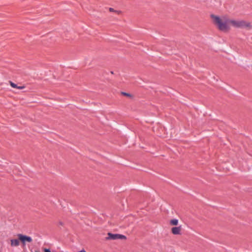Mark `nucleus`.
<instances>
[{"mask_svg": "<svg viewBox=\"0 0 252 252\" xmlns=\"http://www.w3.org/2000/svg\"><path fill=\"white\" fill-rule=\"evenodd\" d=\"M121 94H122V95L126 96L128 97H132V95L131 94H128V93H125V92H122Z\"/></svg>", "mask_w": 252, "mask_h": 252, "instance_id": "9d476101", "label": "nucleus"}, {"mask_svg": "<svg viewBox=\"0 0 252 252\" xmlns=\"http://www.w3.org/2000/svg\"><path fill=\"white\" fill-rule=\"evenodd\" d=\"M211 17L213 23L220 30L223 32H227L229 30V18L225 16L219 17L217 15H211Z\"/></svg>", "mask_w": 252, "mask_h": 252, "instance_id": "f257e3e1", "label": "nucleus"}, {"mask_svg": "<svg viewBox=\"0 0 252 252\" xmlns=\"http://www.w3.org/2000/svg\"><path fill=\"white\" fill-rule=\"evenodd\" d=\"M229 29L230 27L232 26L236 28H239V20L229 19Z\"/></svg>", "mask_w": 252, "mask_h": 252, "instance_id": "423d86ee", "label": "nucleus"}, {"mask_svg": "<svg viewBox=\"0 0 252 252\" xmlns=\"http://www.w3.org/2000/svg\"><path fill=\"white\" fill-rule=\"evenodd\" d=\"M80 252H86L85 250H81Z\"/></svg>", "mask_w": 252, "mask_h": 252, "instance_id": "ddd939ff", "label": "nucleus"}, {"mask_svg": "<svg viewBox=\"0 0 252 252\" xmlns=\"http://www.w3.org/2000/svg\"><path fill=\"white\" fill-rule=\"evenodd\" d=\"M106 239V240L126 239V237L121 234L108 233V237Z\"/></svg>", "mask_w": 252, "mask_h": 252, "instance_id": "7ed1b4c3", "label": "nucleus"}, {"mask_svg": "<svg viewBox=\"0 0 252 252\" xmlns=\"http://www.w3.org/2000/svg\"><path fill=\"white\" fill-rule=\"evenodd\" d=\"M169 223L171 225L177 226L179 223V221L176 219H172L170 220Z\"/></svg>", "mask_w": 252, "mask_h": 252, "instance_id": "1a4fd4ad", "label": "nucleus"}, {"mask_svg": "<svg viewBox=\"0 0 252 252\" xmlns=\"http://www.w3.org/2000/svg\"><path fill=\"white\" fill-rule=\"evenodd\" d=\"M109 10H110V11H114V9H113L112 8H109Z\"/></svg>", "mask_w": 252, "mask_h": 252, "instance_id": "f8f14e48", "label": "nucleus"}, {"mask_svg": "<svg viewBox=\"0 0 252 252\" xmlns=\"http://www.w3.org/2000/svg\"><path fill=\"white\" fill-rule=\"evenodd\" d=\"M44 252H51L50 249H45L44 250Z\"/></svg>", "mask_w": 252, "mask_h": 252, "instance_id": "9b49d317", "label": "nucleus"}, {"mask_svg": "<svg viewBox=\"0 0 252 252\" xmlns=\"http://www.w3.org/2000/svg\"><path fill=\"white\" fill-rule=\"evenodd\" d=\"M239 28L249 30L252 29V25L249 22L244 20H239Z\"/></svg>", "mask_w": 252, "mask_h": 252, "instance_id": "20e7f679", "label": "nucleus"}, {"mask_svg": "<svg viewBox=\"0 0 252 252\" xmlns=\"http://www.w3.org/2000/svg\"><path fill=\"white\" fill-rule=\"evenodd\" d=\"M20 241L18 239H11L10 240V245L12 247H17L20 245Z\"/></svg>", "mask_w": 252, "mask_h": 252, "instance_id": "0eeeda50", "label": "nucleus"}, {"mask_svg": "<svg viewBox=\"0 0 252 252\" xmlns=\"http://www.w3.org/2000/svg\"><path fill=\"white\" fill-rule=\"evenodd\" d=\"M17 236L23 246L26 245V243H31L32 241V238L30 236L24 235L22 234H18Z\"/></svg>", "mask_w": 252, "mask_h": 252, "instance_id": "f03ea898", "label": "nucleus"}, {"mask_svg": "<svg viewBox=\"0 0 252 252\" xmlns=\"http://www.w3.org/2000/svg\"><path fill=\"white\" fill-rule=\"evenodd\" d=\"M61 225H63V223L62 222H60Z\"/></svg>", "mask_w": 252, "mask_h": 252, "instance_id": "4468645a", "label": "nucleus"}, {"mask_svg": "<svg viewBox=\"0 0 252 252\" xmlns=\"http://www.w3.org/2000/svg\"><path fill=\"white\" fill-rule=\"evenodd\" d=\"M182 230V226H175L171 228V231L174 235H181Z\"/></svg>", "mask_w": 252, "mask_h": 252, "instance_id": "39448f33", "label": "nucleus"}, {"mask_svg": "<svg viewBox=\"0 0 252 252\" xmlns=\"http://www.w3.org/2000/svg\"><path fill=\"white\" fill-rule=\"evenodd\" d=\"M9 83H10V86L12 88H17V89H18L20 90H22V89H23L25 88V86H18L16 84H15V83H13L11 81H10Z\"/></svg>", "mask_w": 252, "mask_h": 252, "instance_id": "6e6552de", "label": "nucleus"}]
</instances>
